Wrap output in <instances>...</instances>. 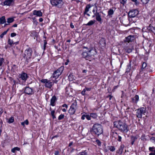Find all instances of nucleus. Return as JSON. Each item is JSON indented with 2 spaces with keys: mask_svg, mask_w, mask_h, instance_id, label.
I'll use <instances>...</instances> for the list:
<instances>
[{
  "mask_svg": "<svg viewBox=\"0 0 155 155\" xmlns=\"http://www.w3.org/2000/svg\"><path fill=\"white\" fill-rule=\"evenodd\" d=\"M13 18H9L7 19V22L8 23L12 22L14 21Z\"/></svg>",
  "mask_w": 155,
  "mask_h": 155,
  "instance_id": "obj_29",
  "label": "nucleus"
},
{
  "mask_svg": "<svg viewBox=\"0 0 155 155\" xmlns=\"http://www.w3.org/2000/svg\"><path fill=\"white\" fill-rule=\"evenodd\" d=\"M85 117L86 115L84 114L82 116L81 118L82 120H84L85 119Z\"/></svg>",
  "mask_w": 155,
  "mask_h": 155,
  "instance_id": "obj_55",
  "label": "nucleus"
},
{
  "mask_svg": "<svg viewBox=\"0 0 155 155\" xmlns=\"http://www.w3.org/2000/svg\"><path fill=\"white\" fill-rule=\"evenodd\" d=\"M51 5L54 6H56L59 8H61L63 4L61 0H51Z\"/></svg>",
  "mask_w": 155,
  "mask_h": 155,
  "instance_id": "obj_9",
  "label": "nucleus"
},
{
  "mask_svg": "<svg viewBox=\"0 0 155 155\" xmlns=\"http://www.w3.org/2000/svg\"><path fill=\"white\" fill-rule=\"evenodd\" d=\"M6 22L5 17L4 16L0 18V23L1 24H3Z\"/></svg>",
  "mask_w": 155,
  "mask_h": 155,
  "instance_id": "obj_24",
  "label": "nucleus"
},
{
  "mask_svg": "<svg viewBox=\"0 0 155 155\" xmlns=\"http://www.w3.org/2000/svg\"><path fill=\"white\" fill-rule=\"evenodd\" d=\"M151 31L155 35V27H153L151 28Z\"/></svg>",
  "mask_w": 155,
  "mask_h": 155,
  "instance_id": "obj_49",
  "label": "nucleus"
},
{
  "mask_svg": "<svg viewBox=\"0 0 155 155\" xmlns=\"http://www.w3.org/2000/svg\"><path fill=\"white\" fill-rule=\"evenodd\" d=\"M13 53L15 56H17V53H15V51L14 50H13Z\"/></svg>",
  "mask_w": 155,
  "mask_h": 155,
  "instance_id": "obj_62",
  "label": "nucleus"
},
{
  "mask_svg": "<svg viewBox=\"0 0 155 155\" xmlns=\"http://www.w3.org/2000/svg\"><path fill=\"white\" fill-rule=\"evenodd\" d=\"M62 106L63 107H65L66 108H67L68 107V105L66 104H63L62 105Z\"/></svg>",
  "mask_w": 155,
  "mask_h": 155,
  "instance_id": "obj_60",
  "label": "nucleus"
},
{
  "mask_svg": "<svg viewBox=\"0 0 155 155\" xmlns=\"http://www.w3.org/2000/svg\"><path fill=\"white\" fill-rule=\"evenodd\" d=\"M95 20H91L89 21L87 24H86V25L91 26L93 25L95 23Z\"/></svg>",
  "mask_w": 155,
  "mask_h": 155,
  "instance_id": "obj_27",
  "label": "nucleus"
},
{
  "mask_svg": "<svg viewBox=\"0 0 155 155\" xmlns=\"http://www.w3.org/2000/svg\"><path fill=\"white\" fill-rule=\"evenodd\" d=\"M114 124L115 127L122 132L126 133L128 130L127 125L124 121L119 120L114 122Z\"/></svg>",
  "mask_w": 155,
  "mask_h": 155,
  "instance_id": "obj_1",
  "label": "nucleus"
},
{
  "mask_svg": "<svg viewBox=\"0 0 155 155\" xmlns=\"http://www.w3.org/2000/svg\"><path fill=\"white\" fill-rule=\"evenodd\" d=\"M134 39V37L132 35H129L125 38L124 41L128 43L131 42Z\"/></svg>",
  "mask_w": 155,
  "mask_h": 155,
  "instance_id": "obj_15",
  "label": "nucleus"
},
{
  "mask_svg": "<svg viewBox=\"0 0 155 155\" xmlns=\"http://www.w3.org/2000/svg\"><path fill=\"white\" fill-rule=\"evenodd\" d=\"M8 43L10 45H12V44L16 45V44H18V42L17 41L15 42H13L12 40H10V39H9L8 41Z\"/></svg>",
  "mask_w": 155,
  "mask_h": 155,
  "instance_id": "obj_26",
  "label": "nucleus"
},
{
  "mask_svg": "<svg viewBox=\"0 0 155 155\" xmlns=\"http://www.w3.org/2000/svg\"><path fill=\"white\" fill-rule=\"evenodd\" d=\"M96 19L100 23H101L102 21V19L101 18V16L100 15L99 13H97L96 15Z\"/></svg>",
  "mask_w": 155,
  "mask_h": 155,
  "instance_id": "obj_20",
  "label": "nucleus"
},
{
  "mask_svg": "<svg viewBox=\"0 0 155 155\" xmlns=\"http://www.w3.org/2000/svg\"><path fill=\"white\" fill-rule=\"evenodd\" d=\"M70 25L71 28H74V25H73L72 23H71Z\"/></svg>",
  "mask_w": 155,
  "mask_h": 155,
  "instance_id": "obj_61",
  "label": "nucleus"
},
{
  "mask_svg": "<svg viewBox=\"0 0 155 155\" xmlns=\"http://www.w3.org/2000/svg\"><path fill=\"white\" fill-rule=\"evenodd\" d=\"M16 35V34L15 33H12L11 34V36L12 37H13L15 36Z\"/></svg>",
  "mask_w": 155,
  "mask_h": 155,
  "instance_id": "obj_52",
  "label": "nucleus"
},
{
  "mask_svg": "<svg viewBox=\"0 0 155 155\" xmlns=\"http://www.w3.org/2000/svg\"><path fill=\"white\" fill-rule=\"evenodd\" d=\"M87 52L90 61H91V59L93 58L94 55L96 54V51L94 48H90L89 49H88Z\"/></svg>",
  "mask_w": 155,
  "mask_h": 155,
  "instance_id": "obj_7",
  "label": "nucleus"
},
{
  "mask_svg": "<svg viewBox=\"0 0 155 155\" xmlns=\"http://www.w3.org/2000/svg\"><path fill=\"white\" fill-rule=\"evenodd\" d=\"M133 49V46L131 45H129L128 47H125L124 48L126 52L129 53L131 52Z\"/></svg>",
  "mask_w": 155,
  "mask_h": 155,
  "instance_id": "obj_14",
  "label": "nucleus"
},
{
  "mask_svg": "<svg viewBox=\"0 0 155 155\" xmlns=\"http://www.w3.org/2000/svg\"><path fill=\"white\" fill-rule=\"evenodd\" d=\"M19 78L25 82L28 78V76L27 74L24 72H22L19 75Z\"/></svg>",
  "mask_w": 155,
  "mask_h": 155,
  "instance_id": "obj_11",
  "label": "nucleus"
},
{
  "mask_svg": "<svg viewBox=\"0 0 155 155\" xmlns=\"http://www.w3.org/2000/svg\"><path fill=\"white\" fill-rule=\"evenodd\" d=\"M4 59L3 58H0V67H1L2 64L4 62Z\"/></svg>",
  "mask_w": 155,
  "mask_h": 155,
  "instance_id": "obj_37",
  "label": "nucleus"
},
{
  "mask_svg": "<svg viewBox=\"0 0 155 155\" xmlns=\"http://www.w3.org/2000/svg\"><path fill=\"white\" fill-rule=\"evenodd\" d=\"M44 50H45L46 48V45L47 44V42L46 40H44Z\"/></svg>",
  "mask_w": 155,
  "mask_h": 155,
  "instance_id": "obj_43",
  "label": "nucleus"
},
{
  "mask_svg": "<svg viewBox=\"0 0 155 155\" xmlns=\"http://www.w3.org/2000/svg\"><path fill=\"white\" fill-rule=\"evenodd\" d=\"M118 137V141H121V138H122L121 137H120V136H119Z\"/></svg>",
  "mask_w": 155,
  "mask_h": 155,
  "instance_id": "obj_58",
  "label": "nucleus"
},
{
  "mask_svg": "<svg viewBox=\"0 0 155 155\" xmlns=\"http://www.w3.org/2000/svg\"><path fill=\"white\" fill-rule=\"evenodd\" d=\"M103 42V45H105V41L104 38H102L101 39L100 42Z\"/></svg>",
  "mask_w": 155,
  "mask_h": 155,
  "instance_id": "obj_42",
  "label": "nucleus"
},
{
  "mask_svg": "<svg viewBox=\"0 0 155 155\" xmlns=\"http://www.w3.org/2000/svg\"><path fill=\"white\" fill-rule=\"evenodd\" d=\"M108 149L110 151L112 152L114 151L115 150V148L114 146H108Z\"/></svg>",
  "mask_w": 155,
  "mask_h": 155,
  "instance_id": "obj_28",
  "label": "nucleus"
},
{
  "mask_svg": "<svg viewBox=\"0 0 155 155\" xmlns=\"http://www.w3.org/2000/svg\"><path fill=\"white\" fill-rule=\"evenodd\" d=\"M59 152L58 151H55V155H59Z\"/></svg>",
  "mask_w": 155,
  "mask_h": 155,
  "instance_id": "obj_56",
  "label": "nucleus"
},
{
  "mask_svg": "<svg viewBox=\"0 0 155 155\" xmlns=\"http://www.w3.org/2000/svg\"><path fill=\"white\" fill-rule=\"evenodd\" d=\"M146 108L142 107L138 108L136 110L137 117L138 118H142L143 116L145 115L146 113Z\"/></svg>",
  "mask_w": 155,
  "mask_h": 155,
  "instance_id": "obj_3",
  "label": "nucleus"
},
{
  "mask_svg": "<svg viewBox=\"0 0 155 155\" xmlns=\"http://www.w3.org/2000/svg\"><path fill=\"white\" fill-rule=\"evenodd\" d=\"M41 81L42 83H45V86L47 87L51 88L53 85L52 82L47 79H43Z\"/></svg>",
  "mask_w": 155,
  "mask_h": 155,
  "instance_id": "obj_10",
  "label": "nucleus"
},
{
  "mask_svg": "<svg viewBox=\"0 0 155 155\" xmlns=\"http://www.w3.org/2000/svg\"><path fill=\"white\" fill-rule=\"evenodd\" d=\"M147 66V64L145 62H143L142 64V69L143 70V69H144V68H146V67Z\"/></svg>",
  "mask_w": 155,
  "mask_h": 155,
  "instance_id": "obj_38",
  "label": "nucleus"
},
{
  "mask_svg": "<svg viewBox=\"0 0 155 155\" xmlns=\"http://www.w3.org/2000/svg\"><path fill=\"white\" fill-rule=\"evenodd\" d=\"M152 27H153L150 25L147 27V29L148 30L151 31V28Z\"/></svg>",
  "mask_w": 155,
  "mask_h": 155,
  "instance_id": "obj_51",
  "label": "nucleus"
},
{
  "mask_svg": "<svg viewBox=\"0 0 155 155\" xmlns=\"http://www.w3.org/2000/svg\"><path fill=\"white\" fill-rule=\"evenodd\" d=\"M24 123H25V124H26V125H28V120H26L24 122Z\"/></svg>",
  "mask_w": 155,
  "mask_h": 155,
  "instance_id": "obj_54",
  "label": "nucleus"
},
{
  "mask_svg": "<svg viewBox=\"0 0 155 155\" xmlns=\"http://www.w3.org/2000/svg\"><path fill=\"white\" fill-rule=\"evenodd\" d=\"M130 138L131 141V144L132 145H133L134 143V142H135L136 140L137 139V137L133 136H130Z\"/></svg>",
  "mask_w": 155,
  "mask_h": 155,
  "instance_id": "obj_22",
  "label": "nucleus"
},
{
  "mask_svg": "<svg viewBox=\"0 0 155 155\" xmlns=\"http://www.w3.org/2000/svg\"><path fill=\"white\" fill-rule=\"evenodd\" d=\"M96 142L97 143V145L99 146H100L101 145V141L98 140H96Z\"/></svg>",
  "mask_w": 155,
  "mask_h": 155,
  "instance_id": "obj_44",
  "label": "nucleus"
},
{
  "mask_svg": "<svg viewBox=\"0 0 155 155\" xmlns=\"http://www.w3.org/2000/svg\"><path fill=\"white\" fill-rule=\"evenodd\" d=\"M91 5L90 4L87 5H86L85 9V11L84 12V14H86L89 11V9L91 8Z\"/></svg>",
  "mask_w": 155,
  "mask_h": 155,
  "instance_id": "obj_21",
  "label": "nucleus"
},
{
  "mask_svg": "<svg viewBox=\"0 0 155 155\" xmlns=\"http://www.w3.org/2000/svg\"><path fill=\"white\" fill-rule=\"evenodd\" d=\"M139 96L137 95H136L135 96L132 98V101L133 102L137 103L139 100Z\"/></svg>",
  "mask_w": 155,
  "mask_h": 155,
  "instance_id": "obj_23",
  "label": "nucleus"
},
{
  "mask_svg": "<svg viewBox=\"0 0 155 155\" xmlns=\"http://www.w3.org/2000/svg\"><path fill=\"white\" fill-rule=\"evenodd\" d=\"M81 155H87V152L86 150H83L80 152Z\"/></svg>",
  "mask_w": 155,
  "mask_h": 155,
  "instance_id": "obj_34",
  "label": "nucleus"
},
{
  "mask_svg": "<svg viewBox=\"0 0 155 155\" xmlns=\"http://www.w3.org/2000/svg\"><path fill=\"white\" fill-rule=\"evenodd\" d=\"M73 142L72 141L69 144V146L70 147L71 146L73 145Z\"/></svg>",
  "mask_w": 155,
  "mask_h": 155,
  "instance_id": "obj_59",
  "label": "nucleus"
},
{
  "mask_svg": "<svg viewBox=\"0 0 155 155\" xmlns=\"http://www.w3.org/2000/svg\"><path fill=\"white\" fill-rule=\"evenodd\" d=\"M91 117L90 115L89 116V115H86V118L88 120H91Z\"/></svg>",
  "mask_w": 155,
  "mask_h": 155,
  "instance_id": "obj_48",
  "label": "nucleus"
},
{
  "mask_svg": "<svg viewBox=\"0 0 155 155\" xmlns=\"http://www.w3.org/2000/svg\"><path fill=\"white\" fill-rule=\"evenodd\" d=\"M90 116L91 117L94 118H96L97 117V115L95 113L90 114Z\"/></svg>",
  "mask_w": 155,
  "mask_h": 155,
  "instance_id": "obj_33",
  "label": "nucleus"
},
{
  "mask_svg": "<svg viewBox=\"0 0 155 155\" xmlns=\"http://www.w3.org/2000/svg\"><path fill=\"white\" fill-rule=\"evenodd\" d=\"M154 149V147H150L149 148V150L152 152L153 151V149Z\"/></svg>",
  "mask_w": 155,
  "mask_h": 155,
  "instance_id": "obj_53",
  "label": "nucleus"
},
{
  "mask_svg": "<svg viewBox=\"0 0 155 155\" xmlns=\"http://www.w3.org/2000/svg\"><path fill=\"white\" fill-rule=\"evenodd\" d=\"M68 79H69L70 81H72L73 80V77L72 74H70L68 76Z\"/></svg>",
  "mask_w": 155,
  "mask_h": 155,
  "instance_id": "obj_36",
  "label": "nucleus"
},
{
  "mask_svg": "<svg viewBox=\"0 0 155 155\" xmlns=\"http://www.w3.org/2000/svg\"><path fill=\"white\" fill-rule=\"evenodd\" d=\"M149 155H155V153H151L149 154Z\"/></svg>",
  "mask_w": 155,
  "mask_h": 155,
  "instance_id": "obj_64",
  "label": "nucleus"
},
{
  "mask_svg": "<svg viewBox=\"0 0 155 155\" xmlns=\"http://www.w3.org/2000/svg\"><path fill=\"white\" fill-rule=\"evenodd\" d=\"M7 33V31H4L2 34L0 35V37L1 38H2L3 37L4 35L6 34Z\"/></svg>",
  "mask_w": 155,
  "mask_h": 155,
  "instance_id": "obj_46",
  "label": "nucleus"
},
{
  "mask_svg": "<svg viewBox=\"0 0 155 155\" xmlns=\"http://www.w3.org/2000/svg\"><path fill=\"white\" fill-rule=\"evenodd\" d=\"M32 53V51L31 49L28 48L25 51L23 55V57L27 60H28L31 58Z\"/></svg>",
  "mask_w": 155,
  "mask_h": 155,
  "instance_id": "obj_4",
  "label": "nucleus"
},
{
  "mask_svg": "<svg viewBox=\"0 0 155 155\" xmlns=\"http://www.w3.org/2000/svg\"><path fill=\"white\" fill-rule=\"evenodd\" d=\"M124 147V146L123 144L121 145L118 150L117 151V153L120 154H121Z\"/></svg>",
  "mask_w": 155,
  "mask_h": 155,
  "instance_id": "obj_18",
  "label": "nucleus"
},
{
  "mask_svg": "<svg viewBox=\"0 0 155 155\" xmlns=\"http://www.w3.org/2000/svg\"><path fill=\"white\" fill-rule=\"evenodd\" d=\"M20 150L19 148L18 147H15L12 149L11 151L13 153H15V151H19Z\"/></svg>",
  "mask_w": 155,
  "mask_h": 155,
  "instance_id": "obj_30",
  "label": "nucleus"
},
{
  "mask_svg": "<svg viewBox=\"0 0 155 155\" xmlns=\"http://www.w3.org/2000/svg\"><path fill=\"white\" fill-rule=\"evenodd\" d=\"M64 69L63 66H61L54 72L52 77L57 78L61 75Z\"/></svg>",
  "mask_w": 155,
  "mask_h": 155,
  "instance_id": "obj_6",
  "label": "nucleus"
},
{
  "mask_svg": "<svg viewBox=\"0 0 155 155\" xmlns=\"http://www.w3.org/2000/svg\"><path fill=\"white\" fill-rule=\"evenodd\" d=\"M33 14L34 15H36L37 16L41 17L42 16V12L40 10L37 11L35 10L33 12Z\"/></svg>",
  "mask_w": 155,
  "mask_h": 155,
  "instance_id": "obj_16",
  "label": "nucleus"
},
{
  "mask_svg": "<svg viewBox=\"0 0 155 155\" xmlns=\"http://www.w3.org/2000/svg\"><path fill=\"white\" fill-rule=\"evenodd\" d=\"M64 114H61L58 117V119L59 120H61L63 119L64 117Z\"/></svg>",
  "mask_w": 155,
  "mask_h": 155,
  "instance_id": "obj_41",
  "label": "nucleus"
},
{
  "mask_svg": "<svg viewBox=\"0 0 155 155\" xmlns=\"http://www.w3.org/2000/svg\"><path fill=\"white\" fill-rule=\"evenodd\" d=\"M86 91V89H84L82 91L81 94L82 95H84L85 94V92Z\"/></svg>",
  "mask_w": 155,
  "mask_h": 155,
  "instance_id": "obj_47",
  "label": "nucleus"
},
{
  "mask_svg": "<svg viewBox=\"0 0 155 155\" xmlns=\"http://www.w3.org/2000/svg\"><path fill=\"white\" fill-rule=\"evenodd\" d=\"M25 92L29 95L32 94L34 93L33 90L29 87H25Z\"/></svg>",
  "mask_w": 155,
  "mask_h": 155,
  "instance_id": "obj_12",
  "label": "nucleus"
},
{
  "mask_svg": "<svg viewBox=\"0 0 155 155\" xmlns=\"http://www.w3.org/2000/svg\"><path fill=\"white\" fill-rule=\"evenodd\" d=\"M95 8H96V11L95 13H94V15H95V16H96V15L97 14V13H99L97 12V6L96 5V4H95Z\"/></svg>",
  "mask_w": 155,
  "mask_h": 155,
  "instance_id": "obj_45",
  "label": "nucleus"
},
{
  "mask_svg": "<svg viewBox=\"0 0 155 155\" xmlns=\"http://www.w3.org/2000/svg\"><path fill=\"white\" fill-rule=\"evenodd\" d=\"M77 103L74 102L72 103L70 106V107L68 110V112L71 115L74 114L77 109Z\"/></svg>",
  "mask_w": 155,
  "mask_h": 155,
  "instance_id": "obj_8",
  "label": "nucleus"
},
{
  "mask_svg": "<svg viewBox=\"0 0 155 155\" xmlns=\"http://www.w3.org/2000/svg\"><path fill=\"white\" fill-rule=\"evenodd\" d=\"M127 1V0H120V2L121 4L124 5L126 3Z\"/></svg>",
  "mask_w": 155,
  "mask_h": 155,
  "instance_id": "obj_40",
  "label": "nucleus"
},
{
  "mask_svg": "<svg viewBox=\"0 0 155 155\" xmlns=\"http://www.w3.org/2000/svg\"><path fill=\"white\" fill-rule=\"evenodd\" d=\"M39 21L40 22H41L43 21V19L42 18H40L39 19Z\"/></svg>",
  "mask_w": 155,
  "mask_h": 155,
  "instance_id": "obj_63",
  "label": "nucleus"
},
{
  "mask_svg": "<svg viewBox=\"0 0 155 155\" xmlns=\"http://www.w3.org/2000/svg\"><path fill=\"white\" fill-rule=\"evenodd\" d=\"M3 112V110L2 108H0V117H1L2 114Z\"/></svg>",
  "mask_w": 155,
  "mask_h": 155,
  "instance_id": "obj_50",
  "label": "nucleus"
},
{
  "mask_svg": "<svg viewBox=\"0 0 155 155\" xmlns=\"http://www.w3.org/2000/svg\"><path fill=\"white\" fill-rule=\"evenodd\" d=\"M138 14V11L137 10H132L130 11L128 13V17L130 18L129 19V21H130L131 20H133L132 18H134L136 17L137 18V17L136 16Z\"/></svg>",
  "mask_w": 155,
  "mask_h": 155,
  "instance_id": "obj_5",
  "label": "nucleus"
},
{
  "mask_svg": "<svg viewBox=\"0 0 155 155\" xmlns=\"http://www.w3.org/2000/svg\"><path fill=\"white\" fill-rule=\"evenodd\" d=\"M55 111L54 110H52L51 111V115L52 116V117L53 119H54L56 118V117L54 115V113Z\"/></svg>",
  "mask_w": 155,
  "mask_h": 155,
  "instance_id": "obj_39",
  "label": "nucleus"
},
{
  "mask_svg": "<svg viewBox=\"0 0 155 155\" xmlns=\"http://www.w3.org/2000/svg\"><path fill=\"white\" fill-rule=\"evenodd\" d=\"M15 0H5L3 2L1 3L2 5H7L10 6L14 2Z\"/></svg>",
  "mask_w": 155,
  "mask_h": 155,
  "instance_id": "obj_13",
  "label": "nucleus"
},
{
  "mask_svg": "<svg viewBox=\"0 0 155 155\" xmlns=\"http://www.w3.org/2000/svg\"><path fill=\"white\" fill-rule=\"evenodd\" d=\"M85 88L86 89V91H89L91 89V88L85 87Z\"/></svg>",
  "mask_w": 155,
  "mask_h": 155,
  "instance_id": "obj_57",
  "label": "nucleus"
},
{
  "mask_svg": "<svg viewBox=\"0 0 155 155\" xmlns=\"http://www.w3.org/2000/svg\"><path fill=\"white\" fill-rule=\"evenodd\" d=\"M14 121V118L12 117H10L8 120V122L9 123H13Z\"/></svg>",
  "mask_w": 155,
  "mask_h": 155,
  "instance_id": "obj_35",
  "label": "nucleus"
},
{
  "mask_svg": "<svg viewBox=\"0 0 155 155\" xmlns=\"http://www.w3.org/2000/svg\"><path fill=\"white\" fill-rule=\"evenodd\" d=\"M56 100V97L54 96H53L51 100V105L52 106H54V103Z\"/></svg>",
  "mask_w": 155,
  "mask_h": 155,
  "instance_id": "obj_19",
  "label": "nucleus"
},
{
  "mask_svg": "<svg viewBox=\"0 0 155 155\" xmlns=\"http://www.w3.org/2000/svg\"><path fill=\"white\" fill-rule=\"evenodd\" d=\"M83 57L85 58L86 60L90 61V59L89 57V55L88 54L87 50L86 51L83 52L82 54Z\"/></svg>",
  "mask_w": 155,
  "mask_h": 155,
  "instance_id": "obj_17",
  "label": "nucleus"
},
{
  "mask_svg": "<svg viewBox=\"0 0 155 155\" xmlns=\"http://www.w3.org/2000/svg\"><path fill=\"white\" fill-rule=\"evenodd\" d=\"M31 36L32 37H36L37 36V33L35 31H32L30 34Z\"/></svg>",
  "mask_w": 155,
  "mask_h": 155,
  "instance_id": "obj_32",
  "label": "nucleus"
},
{
  "mask_svg": "<svg viewBox=\"0 0 155 155\" xmlns=\"http://www.w3.org/2000/svg\"><path fill=\"white\" fill-rule=\"evenodd\" d=\"M92 132L97 136L100 135L103 133L102 126L100 124H95L92 127Z\"/></svg>",
  "mask_w": 155,
  "mask_h": 155,
  "instance_id": "obj_2",
  "label": "nucleus"
},
{
  "mask_svg": "<svg viewBox=\"0 0 155 155\" xmlns=\"http://www.w3.org/2000/svg\"><path fill=\"white\" fill-rule=\"evenodd\" d=\"M114 13V10L112 9H110L108 12V15H111L113 14Z\"/></svg>",
  "mask_w": 155,
  "mask_h": 155,
  "instance_id": "obj_31",
  "label": "nucleus"
},
{
  "mask_svg": "<svg viewBox=\"0 0 155 155\" xmlns=\"http://www.w3.org/2000/svg\"><path fill=\"white\" fill-rule=\"evenodd\" d=\"M131 61H130L129 64L127 66V68L126 70V72H129L131 68Z\"/></svg>",
  "mask_w": 155,
  "mask_h": 155,
  "instance_id": "obj_25",
  "label": "nucleus"
}]
</instances>
